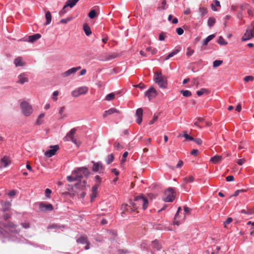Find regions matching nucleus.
<instances>
[{"label":"nucleus","instance_id":"55","mask_svg":"<svg viewBox=\"0 0 254 254\" xmlns=\"http://www.w3.org/2000/svg\"><path fill=\"white\" fill-rule=\"evenodd\" d=\"M176 32L179 35H181L184 33V30L182 28H178L176 29Z\"/></svg>","mask_w":254,"mask_h":254},{"label":"nucleus","instance_id":"32","mask_svg":"<svg viewBox=\"0 0 254 254\" xmlns=\"http://www.w3.org/2000/svg\"><path fill=\"white\" fill-rule=\"evenodd\" d=\"M180 52V50L179 49H176L172 51L171 53H170L165 58V60H168L170 58L173 57L175 55H177L179 52Z\"/></svg>","mask_w":254,"mask_h":254},{"label":"nucleus","instance_id":"45","mask_svg":"<svg viewBox=\"0 0 254 254\" xmlns=\"http://www.w3.org/2000/svg\"><path fill=\"white\" fill-rule=\"evenodd\" d=\"M181 93L185 97H190L191 95V93L189 90H181Z\"/></svg>","mask_w":254,"mask_h":254},{"label":"nucleus","instance_id":"42","mask_svg":"<svg viewBox=\"0 0 254 254\" xmlns=\"http://www.w3.org/2000/svg\"><path fill=\"white\" fill-rule=\"evenodd\" d=\"M2 209L4 211L8 210L11 205V203L8 201L4 202L2 203Z\"/></svg>","mask_w":254,"mask_h":254},{"label":"nucleus","instance_id":"3","mask_svg":"<svg viewBox=\"0 0 254 254\" xmlns=\"http://www.w3.org/2000/svg\"><path fill=\"white\" fill-rule=\"evenodd\" d=\"M17 226L11 222L5 223L0 222V233L4 235L6 233L16 234L19 230L16 229Z\"/></svg>","mask_w":254,"mask_h":254},{"label":"nucleus","instance_id":"24","mask_svg":"<svg viewBox=\"0 0 254 254\" xmlns=\"http://www.w3.org/2000/svg\"><path fill=\"white\" fill-rule=\"evenodd\" d=\"M97 189L98 188H96V187H93L92 188V193L91 194V201H93L97 195Z\"/></svg>","mask_w":254,"mask_h":254},{"label":"nucleus","instance_id":"57","mask_svg":"<svg viewBox=\"0 0 254 254\" xmlns=\"http://www.w3.org/2000/svg\"><path fill=\"white\" fill-rule=\"evenodd\" d=\"M165 34L163 32L161 33L159 36V40L160 41H163L165 40Z\"/></svg>","mask_w":254,"mask_h":254},{"label":"nucleus","instance_id":"27","mask_svg":"<svg viewBox=\"0 0 254 254\" xmlns=\"http://www.w3.org/2000/svg\"><path fill=\"white\" fill-rule=\"evenodd\" d=\"M209 93V91L208 89L206 88H202L200 90L197 91L196 92V94L198 96H200L203 94H208Z\"/></svg>","mask_w":254,"mask_h":254},{"label":"nucleus","instance_id":"49","mask_svg":"<svg viewBox=\"0 0 254 254\" xmlns=\"http://www.w3.org/2000/svg\"><path fill=\"white\" fill-rule=\"evenodd\" d=\"M244 81L245 82H249V81H253L254 80V77L252 76H245L244 78Z\"/></svg>","mask_w":254,"mask_h":254},{"label":"nucleus","instance_id":"2","mask_svg":"<svg viewBox=\"0 0 254 254\" xmlns=\"http://www.w3.org/2000/svg\"><path fill=\"white\" fill-rule=\"evenodd\" d=\"M89 174V172L86 168H78L73 171L71 176L67 177V180L69 182L79 180L82 177L83 175L87 177Z\"/></svg>","mask_w":254,"mask_h":254},{"label":"nucleus","instance_id":"29","mask_svg":"<svg viewBox=\"0 0 254 254\" xmlns=\"http://www.w3.org/2000/svg\"><path fill=\"white\" fill-rule=\"evenodd\" d=\"M214 34H212L209 36H208L206 38L204 39L202 42L203 45H206L211 40H212L215 37Z\"/></svg>","mask_w":254,"mask_h":254},{"label":"nucleus","instance_id":"52","mask_svg":"<svg viewBox=\"0 0 254 254\" xmlns=\"http://www.w3.org/2000/svg\"><path fill=\"white\" fill-rule=\"evenodd\" d=\"M52 193V191L49 189H46L45 190V195L47 198L50 197V194Z\"/></svg>","mask_w":254,"mask_h":254},{"label":"nucleus","instance_id":"30","mask_svg":"<svg viewBox=\"0 0 254 254\" xmlns=\"http://www.w3.org/2000/svg\"><path fill=\"white\" fill-rule=\"evenodd\" d=\"M199 12L201 17H203L207 14V9L204 6H200L199 8Z\"/></svg>","mask_w":254,"mask_h":254},{"label":"nucleus","instance_id":"21","mask_svg":"<svg viewBox=\"0 0 254 254\" xmlns=\"http://www.w3.org/2000/svg\"><path fill=\"white\" fill-rule=\"evenodd\" d=\"M1 163L3 167H6L10 163V160L9 157L4 156L1 159Z\"/></svg>","mask_w":254,"mask_h":254},{"label":"nucleus","instance_id":"10","mask_svg":"<svg viewBox=\"0 0 254 254\" xmlns=\"http://www.w3.org/2000/svg\"><path fill=\"white\" fill-rule=\"evenodd\" d=\"M157 95V91L153 87H150L145 93V96H147L149 100L155 98Z\"/></svg>","mask_w":254,"mask_h":254},{"label":"nucleus","instance_id":"51","mask_svg":"<svg viewBox=\"0 0 254 254\" xmlns=\"http://www.w3.org/2000/svg\"><path fill=\"white\" fill-rule=\"evenodd\" d=\"M194 53V51L191 49L190 48H188L187 49V51L186 53V55L187 56L190 57Z\"/></svg>","mask_w":254,"mask_h":254},{"label":"nucleus","instance_id":"59","mask_svg":"<svg viewBox=\"0 0 254 254\" xmlns=\"http://www.w3.org/2000/svg\"><path fill=\"white\" fill-rule=\"evenodd\" d=\"M192 140L194 141L197 144L200 145L202 144V140L200 138H194V139Z\"/></svg>","mask_w":254,"mask_h":254},{"label":"nucleus","instance_id":"36","mask_svg":"<svg viewBox=\"0 0 254 254\" xmlns=\"http://www.w3.org/2000/svg\"><path fill=\"white\" fill-rule=\"evenodd\" d=\"M64 110H65V107L64 106L61 107L59 110V114L60 115V119H63L64 118L66 117V115L64 113Z\"/></svg>","mask_w":254,"mask_h":254},{"label":"nucleus","instance_id":"43","mask_svg":"<svg viewBox=\"0 0 254 254\" xmlns=\"http://www.w3.org/2000/svg\"><path fill=\"white\" fill-rule=\"evenodd\" d=\"M215 23V19L213 17H210L208 20V25L209 27H212L214 25Z\"/></svg>","mask_w":254,"mask_h":254},{"label":"nucleus","instance_id":"46","mask_svg":"<svg viewBox=\"0 0 254 254\" xmlns=\"http://www.w3.org/2000/svg\"><path fill=\"white\" fill-rule=\"evenodd\" d=\"M59 92L58 91H55L52 94V99L53 101H56L58 100V96L59 95Z\"/></svg>","mask_w":254,"mask_h":254},{"label":"nucleus","instance_id":"35","mask_svg":"<svg viewBox=\"0 0 254 254\" xmlns=\"http://www.w3.org/2000/svg\"><path fill=\"white\" fill-rule=\"evenodd\" d=\"M95 185L93 187H96V188H98L101 183L102 179L99 176L97 175L95 177Z\"/></svg>","mask_w":254,"mask_h":254},{"label":"nucleus","instance_id":"58","mask_svg":"<svg viewBox=\"0 0 254 254\" xmlns=\"http://www.w3.org/2000/svg\"><path fill=\"white\" fill-rule=\"evenodd\" d=\"M117 57V54L115 53H112L109 55V57L108 58V60H111L114 59Z\"/></svg>","mask_w":254,"mask_h":254},{"label":"nucleus","instance_id":"18","mask_svg":"<svg viewBox=\"0 0 254 254\" xmlns=\"http://www.w3.org/2000/svg\"><path fill=\"white\" fill-rule=\"evenodd\" d=\"M223 159V157L220 155H215L210 158V161L213 164H218L221 162Z\"/></svg>","mask_w":254,"mask_h":254},{"label":"nucleus","instance_id":"37","mask_svg":"<svg viewBox=\"0 0 254 254\" xmlns=\"http://www.w3.org/2000/svg\"><path fill=\"white\" fill-rule=\"evenodd\" d=\"M83 30L87 36H89L91 34L90 28L86 24L83 25Z\"/></svg>","mask_w":254,"mask_h":254},{"label":"nucleus","instance_id":"31","mask_svg":"<svg viewBox=\"0 0 254 254\" xmlns=\"http://www.w3.org/2000/svg\"><path fill=\"white\" fill-rule=\"evenodd\" d=\"M180 52V50L179 49H176L172 51L171 53H170L165 58V60H168L170 58L173 57L175 55H177L179 52Z\"/></svg>","mask_w":254,"mask_h":254},{"label":"nucleus","instance_id":"64","mask_svg":"<svg viewBox=\"0 0 254 254\" xmlns=\"http://www.w3.org/2000/svg\"><path fill=\"white\" fill-rule=\"evenodd\" d=\"M118 252H119V254H127V253H128V252H127V250H120L118 251Z\"/></svg>","mask_w":254,"mask_h":254},{"label":"nucleus","instance_id":"14","mask_svg":"<svg viewBox=\"0 0 254 254\" xmlns=\"http://www.w3.org/2000/svg\"><path fill=\"white\" fill-rule=\"evenodd\" d=\"M18 83L23 84L25 82H28V78L26 73H22L19 75Z\"/></svg>","mask_w":254,"mask_h":254},{"label":"nucleus","instance_id":"19","mask_svg":"<svg viewBox=\"0 0 254 254\" xmlns=\"http://www.w3.org/2000/svg\"><path fill=\"white\" fill-rule=\"evenodd\" d=\"M14 63L16 67L25 65V63L23 62L22 58L21 57L16 58L14 61Z\"/></svg>","mask_w":254,"mask_h":254},{"label":"nucleus","instance_id":"20","mask_svg":"<svg viewBox=\"0 0 254 254\" xmlns=\"http://www.w3.org/2000/svg\"><path fill=\"white\" fill-rule=\"evenodd\" d=\"M41 37V35L40 34H35L34 35L29 36L28 37V42L30 43H33L38 39H40Z\"/></svg>","mask_w":254,"mask_h":254},{"label":"nucleus","instance_id":"12","mask_svg":"<svg viewBox=\"0 0 254 254\" xmlns=\"http://www.w3.org/2000/svg\"><path fill=\"white\" fill-rule=\"evenodd\" d=\"M59 149L58 145H54L51 146V149H49L45 152V155L47 157H51L56 154V152Z\"/></svg>","mask_w":254,"mask_h":254},{"label":"nucleus","instance_id":"28","mask_svg":"<svg viewBox=\"0 0 254 254\" xmlns=\"http://www.w3.org/2000/svg\"><path fill=\"white\" fill-rule=\"evenodd\" d=\"M45 18L46 19V22L45 25H48L50 23L52 20V15L50 11H47L45 14Z\"/></svg>","mask_w":254,"mask_h":254},{"label":"nucleus","instance_id":"26","mask_svg":"<svg viewBox=\"0 0 254 254\" xmlns=\"http://www.w3.org/2000/svg\"><path fill=\"white\" fill-rule=\"evenodd\" d=\"M76 241L77 243H79L82 244H85L86 243H87V242H88L87 237L83 236L80 237Z\"/></svg>","mask_w":254,"mask_h":254},{"label":"nucleus","instance_id":"5","mask_svg":"<svg viewBox=\"0 0 254 254\" xmlns=\"http://www.w3.org/2000/svg\"><path fill=\"white\" fill-rule=\"evenodd\" d=\"M20 108L22 113L26 117L30 116L33 112L32 105L27 101H23L21 102Z\"/></svg>","mask_w":254,"mask_h":254},{"label":"nucleus","instance_id":"13","mask_svg":"<svg viewBox=\"0 0 254 254\" xmlns=\"http://www.w3.org/2000/svg\"><path fill=\"white\" fill-rule=\"evenodd\" d=\"M93 163L92 171L94 172H98L99 173H101L102 171L104 169V167L102 165V164L101 162H92Z\"/></svg>","mask_w":254,"mask_h":254},{"label":"nucleus","instance_id":"16","mask_svg":"<svg viewBox=\"0 0 254 254\" xmlns=\"http://www.w3.org/2000/svg\"><path fill=\"white\" fill-rule=\"evenodd\" d=\"M143 115V110L141 108L137 109L135 113L136 117H137L136 122L138 124H140L142 122V117Z\"/></svg>","mask_w":254,"mask_h":254},{"label":"nucleus","instance_id":"1","mask_svg":"<svg viewBox=\"0 0 254 254\" xmlns=\"http://www.w3.org/2000/svg\"><path fill=\"white\" fill-rule=\"evenodd\" d=\"M148 201L145 197L142 196H138L135 198L134 202L130 203L131 206H128L127 205H122V207H125L126 208V207H128L129 208L130 211H134L135 210L138 209L141 205L142 206V208L143 210H145L147 208L148 206Z\"/></svg>","mask_w":254,"mask_h":254},{"label":"nucleus","instance_id":"56","mask_svg":"<svg viewBox=\"0 0 254 254\" xmlns=\"http://www.w3.org/2000/svg\"><path fill=\"white\" fill-rule=\"evenodd\" d=\"M158 119V116L154 115L152 120L149 122V125L153 124Z\"/></svg>","mask_w":254,"mask_h":254},{"label":"nucleus","instance_id":"62","mask_svg":"<svg viewBox=\"0 0 254 254\" xmlns=\"http://www.w3.org/2000/svg\"><path fill=\"white\" fill-rule=\"evenodd\" d=\"M226 181L228 182L233 181H234V177L233 176H228L226 178Z\"/></svg>","mask_w":254,"mask_h":254},{"label":"nucleus","instance_id":"41","mask_svg":"<svg viewBox=\"0 0 254 254\" xmlns=\"http://www.w3.org/2000/svg\"><path fill=\"white\" fill-rule=\"evenodd\" d=\"M114 158V157L113 154H110L108 155L106 159V163L108 164H110L113 162Z\"/></svg>","mask_w":254,"mask_h":254},{"label":"nucleus","instance_id":"53","mask_svg":"<svg viewBox=\"0 0 254 254\" xmlns=\"http://www.w3.org/2000/svg\"><path fill=\"white\" fill-rule=\"evenodd\" d=\"M246 162V160L243 159H238L237 161V163L239 165H242L244 163H245Z\"/></svg>","mask_w":254,"mask_h":254},{"label":"nucleus","instance_id":"4","mask_svg":"<svg viewBox=\"0 0 254 254\" xmlns=\"http://www.w3.org/2000/svg\"><path fill=\"white\" fill-rule=\"evenodd\" d=\"M154 81L159 85V86L163 89L167 87V79L166 77L163 76L161 72H156L154 76Z\"/></svg>","mask_w":254,"mask_h":254},{"label":"nucleus","instance_id":"11","mask_svg":"<svg viewBox=\"0 0 254 254\" xmlns=\"http://www.w3.org/2000/svg\"><path fill=\"white\" fill-rule=\"evenodd\" d=\"M81 68V67L80 66L75 67H72L67 71L63 72L62 74V75L64 77H67L71 74H74L77 70H79Z\"/></svg>","mask_w":254,"mask_h":254},{"label":"nucleus","instance_id":"17","mask_svg":"<svg viewBox=\"0 0 254 254\" xmlns=\"http://www.w3.org/2000/svg\"><path fill=\"white\" fill-rule=\"evenodd\" d=\"M75 129H71L70 131L66 134L64 138L65 141L72 140L74 139V136L75 133Z\"/></svg>","mask_w":254,"mask_h":254},{"label":"nucleus","instance_id":"38","mask_svg":"<svg viewBox=\"0 0 254 254\" xmlns=\"http://www.w3.org/2000/svg\"><path fill=\"white\" fill-rule=\"evenodd\" d=\"M183 181L185 184L191 183L194 181V178L192 176H190L189 177L184 178L183 179Z\"/></svg>","mask_w":254,"mask_h":254},{"label":"nucleus","instance_id":"8","mask_svg":"<svg viewBox=\"0 0 254 254\" xmlns=\"http://www.w3.org/2000/svg\"><path fill=\"white\" fill-rule=\"evenodd\" d=\"M38 204L39 210L41 211H51L54 209L53 205L50 203H46L44 202H41L38 203Z\"/></svg>","mask_w":254,"mask_h":254},{"label":"nucleus","instance_id":"40","mask_svg":"<svg viewBox=\"0 0 254 254\" xmlns=\"http://www.w3.org/2000/svg\"><path fill=\"white\" fill-rule=\"evenodd\" d=\"M203 121H204V119L203 118H197V119H195V121L194 123V125L201 128H202V127L201 126H200L199 125L200 123H202Z\"/></svg>","mask_w":254,"mask_h":254},{"label":"nucleus","instance_id":"6","mask_svg":"<svg viewBox=\"0 0 254 254\" xmlns=\"http://www.w3.org/2000/svg\"><path fill=\"white\" fill-rule=\"evenodd\" d=\"M175 191L172 188H169L165 192L164 200L166 202H172L175 199Z\"/></svg>","mask_w":254,"mask_h":254},{"label":"nucleus","instance_id":"50","mask_svg":"<svg viewBox=\"0 0 254 254\" xmlns=\"http://www.w3.org/2000/svg\"><path fill=\"white\" fill-rule=\"evenodd\" d=\"M96 15V11L94 10H92L88 14V16L91 18H94Z\"/></svg>","mask_w":254,"mask_h":254},{"label":"nucleus","instance_id":"9","mask_svg":"<svg viewBox=\"0 0 254 254\" xmlns=\"http://www.w3.org/2000/svg\"><path fill=\"white\" fill-rule=\"evenodd\" d=\"M254 37V27L252 28H249L242 38V40L245 41Z\"/></svg>","mask_w":254,"mask_h":254},{"label":"nucleus","instance_id":"61","mask_svg":"<svg viewBox=\"0 0 254 254\" xmlns=\"http://www.w3.org/2000/svg\"><path fill=\"white\" fill-rule=\"evenodd\" d=\"M70 19H71L69 18L66 19H62V20H61L60 22L61 23L66 24L68 21L70 20Z\"/></svg>","mask_w":254,"mask_h":254},{"label":"nucleus","instance_id":"7","mask_svg":"<svg viewBox=\"0 0 254 254\" xmlns=\"http://www.w3.org/2000/svg\"><path fill=\"white\" fill-rule=\"evenodd\" d=\"M88 91V88L87 87H80L72 91L71 92V95L74 97H77L81 95L86 94Z\"/></svg>","mask_w":254,"mask_h":254},{"label":"nucleus","instance_id":"60","mask_svg":"<svg viewBox=\"0 0 254 254\" xmlns=\"http://www.w3.org/2000/svg\"><path fill=\"white\" fill-rule=\"evenodd\" d=\"M232 221V219L230 217L229 218H228L226 221L224 222V225H225V227H226V224H230V223H231Z\"/></svg>","mask_w":254,"mask_h":254},{"label":"nucleus","instance_id":"23","mask_svg":"<svg viewBox=\"0 0 254 254\" xmlns=\"http://www.w3.org/2000/svg\"><path fill=\"white\" fill-rule=\"evenodd\" d=\"M79 0H68L66 1L65 7H70V8H72L73 7L76 3L79 1Z\"/></svg>","mask_w":254,"mask_h":254},{"label":"nucleus","instance_id":"15","mask_svg":"<svg viewBox=\"0 0 254 254\" xmlns=\"http://www.w3.org/2000/svg\"><path fill=\"white\" fill-rule=\"evenodd\" d=\"M114 113H117L118 114H121V113L120 111L117 110L116 108H113L109 109L108 110H107L105 111L103 116L104 118H106L109 115H112Z\"/></svg>","mask_w":254,"mask_h":254},{"label":"nucleus","instance_id":"63","mask_svg":"<svg viewBox=\"0 0 254 254\" xmlns=\"http://www.w3.org/2000/svg\"><path fill=\"white\" fill-rule=\"evenodd\" d=\"M21 225L23 228L25 229L28 228L29 227V224L27 222L22 223Z\"/></svg>","mask_w":254,"mask_h":254},{"label":"nucleus","instance_id":"25","mask_svg":"<svg viewBox=\"0 0 254 254\" xmlns=\"http://www.w3.org/2000/svg\"><path fill=\"white\" fill-rule=\"evenodd\" d=\"M86 182L85 180L83 181H80L79 183H78L75 185V187L77 189H79L80 190H82L86 186Z\"/></svg>","mask_w":254,"mask_h":254},{"label":"nucleus","instance_id":"34","mask_svg":"<svg viewBox=\"0 0 254 254\" xmlns=\"http://www.w3.org/2000/svg\"><path fill=\"white\" fill-rule=\"evenodd\" d=\"M182 210L181 209V207H179L178 208V210H177V212L175 216V218H174V224H176L178 226L179 225L180 223H179V221L178 220V215H179V213L180 212V211Z\"/></svg>","mask_w":254,"mask_h":254},{"label":"nucleus","instance_id":"54","mask_svg":"<svg viewBox=\"0 0 254 254\" xmlns=\"http://www.w3.org/2000/svg\"><path fill=\"white\" fill-rule=\"evenodd\" d=\"M114 146L115 148H116L117 149H120L121 148H123V147L120 145L119 142H115Z\"/></svg>","mask_w":254,"mask_h":254},{"label":"nucleus","instance_id":"22","mask_svg":"<svg viewBox=\"0 0 254 254\" xmlns=\"http://www.w3.org/2000/svg\"><path fill=\"white\" fill-rule=\"evenodd\" d=\"M45 116V113H41V114H40V115L38 116V117L37 119V121L36 122V125H38V126L42 125L44 123L43 118H44Z\"/></svg>","mask_w":254,"mask_h":254},{"label":"nucleus","instance_id":"39","mask_svg":"<svg viewBox=\"0 0 254 254\" xmlns=\"http://www.w3.org/2000/svg\"><path fill=\"white\" fill-rule=\"evenodd\" d=\"M217 43L221 45H227L228 44V43L225 40V39L222 37L220 36L219 37V39L217 41Z\"/></svg>","mask_w":254,"mask_h":254},{"label":"nucleus","instance_id":"47","mask_svg":"<svg viewBox=\"0 0 254 254\" xmlns=\"http://www.w3.org/2000/svg\"><path fill=\"white\" fill-rule=\"evenodd\" d=\"M222 62L221 60H215L213 62V66L214 67H218L222 64Z\"/></svg>","mask_w":254,"mask_h":254},{"label":"nucleus","instance_id":"33","mask_svg":"<svg viewBox=\"0 0 254 254\" xmlns=\"http://www.w3.org/2000/svg\"><path fill=\"white\" fill-rule=\"evenodd\" d=\"M119 93V92H116V93H111L109 94H108L106 96V98H105V99L107 101H111V100H113L115 97V95L116 94H118Z\"/></svg>","mask_w":254,"mask_h":254},{"label":"nucleus","instance_id":"44","mask_svg":"<svg viewBox=\"0 0 254 254\" xmlns=\"http://www.w3.org/2000/svg\"><path fill=\"white\" fill-rule=\"evenodd\" d=\"M152 247L157 250H159L161 249L160 245L158 243V242L156 240L152 242Z\"/></svg>","mask_w":254,"mask_h":254},{"label":"nucleus","instance_id":"48","mask_svg":"<svg viewBox=\"0 0 254 254\" xmlns=\"http://www.w3.org/2000/svg\"><path fill=\"white\" fill-rule=\"evenodd\" d=\"M161 4L162 5L159 7L158 8L159 9H165L167 8V5L166 0H163Z\"/></svg>","mask_w":254,"mask_h":254}]
</instances>
